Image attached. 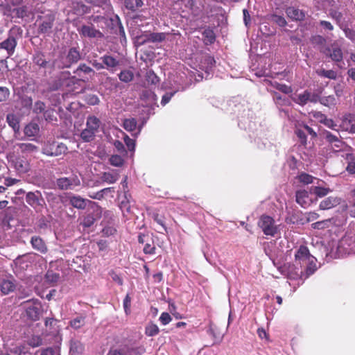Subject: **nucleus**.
Returning <instances> with one entry per match:
<instances>
[{"label": "nucleus", "instance_id": "obj_1", "mask_svg": "<svg viewBox=\"0 0 355 355\" xmlns=\"http://www.w3.org/2000/svg\"><path fill=\"white\" fill-rule=\"evenodd\" d=\"M22 30L19 26H14L8 33L7 39L0 43V48L7 51L8 56L12 55L17 46V39L21 37Z\"/></svg>", "mask_w": 355, "mask_h": 355}, {"label": "nucleus", "instance_id": "obj_2", "mask_svg": "<svg viewBox=\"0 0 355 355\" xmlns=\"http://www.w3.org/2000/svg\"><path fill=\"white\" fill-rule=\"evenodd\" d=\"M144 352V349L141 346L137 347L135 344L125 343L112 347L107 355H132L133 353L141 354Z\"/></svg>", "mask_w": 355, "mask_h": 355}, {"label": "nucleus", "instance_id": "obj_3", "mask_svg": "<svg viewBox=\"0 0 355 355\" xmlns=\"http://www.w3.org/2000/svg\"><path fill=\"white\" fill-rule=\"evenodd\" d=\"M21 305L24 306L26 310L28 318L33 321H37L40 319L42 307L37 300H28L21 303Z\"/></svg>", "mask_w": 355, "mask_h": 355}, {"label": "nucleus", "instance_id": "obj_4", "mask_svg": "<svg viewBox=\"0 0 355 355\" xmlns=\"http://www.w3.org/2000/svg\"><path fill=\"white\" fill-rule=\"evenodd\" d=\"M80 184V179L76 173L69 177L60 178L56 180V185L60 190H73Z\"/></svg>", "mask_w": 355, "mask_h": 355}, {"label": "nucleus", "instance_id": "obj_5", "mask_svg": "<svg viewBox=\"0 0 355 355\" xmlns=\"http://www.w3.org/2000/svg\"><path fill=\"white\" fill-rule=\"evenodd\" d=\"M322 53L335 62H340L343 59V51L338 41H334L327 49L322 50Z\"/></svg>", "mask_w": 355, "mask_h": 355}, {"label": "nucleus", "instance_id": "obj_6", "mask_svg": "<svg viewBox=\"0 0 355 355\" xmlns=\"http://www.w3.org/2000/svg\"><path fill=\"white\" fill-rule=\"evenodd\" d=\"M259 226L267 236H274L278 232L275 220L268 216H262L259 221Z\"/></svg>", "mask_w": 355, "mask_h": 355}, {"label": "nucleus", "instance_id": "obj_7", "mask_svg": "<svg viewBox=\"0 0 355 355\" xmlns=\"http://www.w3.org/2000/svg\"><path fill=\"white\" fill-rule=\"evenodd\" d=\"M26 202L37 211H41L45 204L42 193L39 191L35 192H28L26 195Z\"/></svg>", "mask_w": 355, "mask_h": 355}, {"label": "nucleus", "instance_id": "obj_8", "mask_svg": "<svg viewBox=\"0 0 355 355\" xmlns=\"http://www.w3.org/2000/svg\"><path fill=\"white\" fill-rule=\"evenodd\" d=\"M62 59V64L58 65L60 69L70 67L71 64L78 62L81 59V56L77 48L71 47L69 49L67 55Z\"/></svg>", "mask_w": 355, "mask_h": 355}, {"label": "nucleus", "instance_id": "obj_9", "mask_svg": "<svg viewBox=\"0 0 355 355\" xmlns=\"http://www.w3.org/2000/svg\"><path fill=\"white\" fill-rule=\"evenodd\" d=\"M89 202L92 204L94 213L89 214L84 217L81 224L85 227H90L94 223L96 219L101 217L102 213V209L98 205L94 202Z\"/></svg>", "mask_w": 355, "mask_h": 355}, {"label": "nucleus", "instance_id": "obj_10", "mask_svg": "<svg viewBox=\"0 0 355 355\" xmlns=\"http://www.w3.org/2000/svg\"><path fill=\"white\" fill-rule=\"evenodd\" d=\"M67 150V146L62 144H53L43 148V153L49 156H59L64 154Z\"/></svg>", "mask_w": 355, "mask_h": 355}, {"label": "nucleus", "instance_id": "obj_11", "mask_svg": "<svg viewBox=\"0 0 355 355\" xmlns=\"http://www.w3.org/2000/svg\"><path fill=\"white\" fill-rule=\"evenodd\" d=\"M78 31L80 35L89 38H102L104 36L100 31L94 28L93 24L83 25Z\"/></svg>", "mask_w": 355, "mask_h": 355}, {"label": "nucleus", "instance_id": "obj_12", "mask_svg": "<svg viewBox=\"0 0 355 355\" xmlns=\"http://www.w3.org/2000/svg\"><path fill=\"white\" fill-rule=\"evenodd\" d=\"M16 280L12 276L3 278L0 281V291L3 295H8L16 288Z\"/></svg>", "mask_w": 355, "mask_h": 355}, {"label": "nucleus", "instance_id": "obj_13", "mask_svg": "<svg viewBox=\"0 0 355 355\" xmlns=\"http://www.w3.org/2000/svg\"><path fill=\"white\" fill-rule=\"evenodd\" d=\"M54 21L55 17L53 15H47L44 16L42 19V22L39 24L38 33L40 34L51 33L54 24Z\"/></svg>", "mask_w": 355, "mask_h": 355}, {"label": "nucleus", "instance_id": "obj_14", "mask_svg": "<svg viewBox=\"0 0 355 355\" xmlns=\"http://www.w3.org/2000/svg\"><path fill=\"white\" fill-rule=\"evenodd\" d=\"M166 34L164 33H149L146 35L139 37V40H142L141 44L146 42H162L166 39Z\"/></svg>", "mask_w": 355, "mask_h": 355}, {"label": "nucleus", "instance_id": "obj_15", "mask_svg": "<svg viewBox=\"0 0 355 355\" xmlns=\"http://www.w3.org/2000/svg\"><path fill=\"white\" fill-rule=\"evenodd\" d=\"M74 73L79 77H83L82 73L86 75L87 76L82 79L83 81L85 82L88 81L89 78L92 79L94 76L95 71L92 68L83 63L78 66L76 71H74Z\"/></svg>", "mask_w": 355, "mask_h": 355}, {"label": "nucleus", "instance_id": "obj_16", "mask_svg": "<svg viewBox=\"0 0 355 355\" xmlns=\"http://www.w3.org/2000/svg\"><path fill=\"white\" fill-rule=\"evenodd\" d=\"M340 203V198L337 197H329L326 199L323 200L320 203V209L321 210H325V209H329L332 207H334L337 205H338Z\"/></svg>", "mask_w": 355, "mask_h": 355}, {"label": "nucleus", "instance_id": "obj_17", "mask_svg": "<svg viewBox=\"0 0 355 355\" xmlns=\"http://www.w3.org/2000/svg\"><path fill=\"white\" fill-rule=\"evenodd\" d=\"M34 256L33 254H23L21 256H19L15 260V263L17 266H19L22 269H25L28 267V264L31 263L33 261Z\"/></svg>", "mask_w": 355, "mask_h": 355}, {"label": "nucleus", "instance_id": "obj_18", "mask_svg": "<svg viewBox=\"0 0 355 355\" xmlns=\"http://www.w3.org/2000/svg\"><path fill=\"white\" fill-rule=\"evenodd\" d=\"M31 243L32 247L40 253L44 254L47 252V247L44 241L40 236H33Z\"/></svg>", "mask_w": 355, "mask_h": 355}, {"label": "nucleus", "instance_id": "obj_19", "mask_svg": "<svg viewBox=\"0 0 355 355\" xmlns=\"http://www.w3.org/2000/svg\"><path fill=\"white\" fill-rule=\"evenodd\" d=\"M286 12L287 16L293 20L301 21L303 20L305 17L304 12L295 7H288L286 9Z\"/></svg>", "mask_w": 355, "mask_h": 355}, {"label": "nucleus", "instance_id": "obj_20", "mask_svg": "<svg viewBox=\"0 0 355 355\" xmlns=\"http://www.w3.org/2000/svg\"><path fill=\"white\" fill-rule=\"evenodd\" d=\"M69 203L78 209H85L87 206V200L79 196H73L69 198Z\"/></svg>", "mask_w": 355, "mask_h": 355}, {"label": "nucleus", "instance_id": "obj_21", "mask_svg": "<svg viewBox=\"0 0 355 355\" xmlns=\"http://www.w3.org/2000/svg\"><path fill=\"white\" fill-rule=\"evenodd\" d=\"M101 60L109 70L113 71L114 68L119 65V61L111 55H105L101 57Z\"/></svg>", "mask_w": 355, "mask_h": 355}, {"label": "nucleus", "instance_id": "obj_22", "mask_svg": "<svg viewBox=\"0 0 355 355\" xmlns=\"http://www.w3.org/2000/svg\"><path fill=\"white\" fill-rule=\"evenodd\" d=\"M296 202L303 207H306L309 205V192L306 190H299L296 191L295 194Z\"/></svg>", "mask_w": 355, "mask_h": 355}, {"label": "nucleus", "instance_id": "obj_23", "mask_svg": "<svg viewBox=\"0 0 355 355\" xmlns=\"http://www.w3.org/2000/svg\"><path fill=\"white\" fill-rule=\"evenodd\" d=\"M71 11L76 15H83L89 12V8L82 2H72Z\"/></svg>", "mask_w": 355, "mask_h": 355}, {"label": "nucleus", "instance_id": "obj_24", "mask_svg": "<svg viewBox=\"0 0 355 355\" xmlns=\"http://www.w3.org/2000/svg\"><path fill=\"white\" fill-rule=\"evenodd\" d=\"M100 123L101 121L97 117L89 116L87 119L86 129L96 133L99 128Z\"/></svg>", "mask_w": 355, "mask_h": 355}, {"label": "nucleus", "instance_id": "obj_25", "mask_svg": "<svg viewBox=\"0 0 355 355\" xmlns=\"http://www.w3.org/2000/svg\"><path fill=\"white\" fill-rule=\"evenodd\" d=\"M331 190L328 187H322L320 186L311 187L309 189V193L315 194L318 198H322L328 195Z\"/></svg>", "mask_w": 355, "mask_h": 355}, {"label": "nucleus", "instance_id": "obj_26", "mask_svg": "<svg viewBox=\"0 0 355 355\" xmlns=\"http://www.w3.org/2000/svg\"><path fill=\"white\" fill-rule=\"evenodd\" d=\"M311 43L315 46L318 47L320 53H322V50L329 47V46L327 45V40L321 35H315L312 37Z\"/></svg>", "mask_w": 355, "mask_h": 355}, {"label": "nucleus", "instance_id": "obj_27", "mask_svg": "<svg viewBox=\"0 0 355 355\" xmlns=\"http://www.w3.org/2000/svg\"><path fill=\"white\" fill-rule=\"evenodd\" d=\"M309 92L308 90H305L302 94H296L292 98V99L295 103L304 106L309 102Z\"/></svg>", "mask_w": 355, "mask_h": 355}, {"label": "nucleus", "instance_id": "obj_28", "mask_svg": "<svg viewBox=\"0 0 355 355\" xmlns=\"http://www.w3.org/2000/svg\"><path fill=\"white\" fill-rule=\"evenodd\" d=\"M60 275L53 270H48L45 275V282L51 286H55L60 280Z\"/></svg>", "mask_w": 355, "mask_h": 355}, {"label": "nucleus", "instance_id": "obj_29", "mask_svg": "<svg viewBox=\"0 0 355 355\" xmlns=\"http://www.w3.org/2000/svg\"><path fill=\"white\" fill-rule=\"evenodd\" d=\"M141 99L147 101L149 104H153L155 103L157 96L151 90L145 89L141 94Z\"/></svg>", "mask_w": 355, "mask_h": 355}, {"label": "nucleus", "instance_id": "obj_30", "mask_svg": "<svg viewBox=\"0 0 355 355\" xmlns=\"http://www.w3.org/2000/svg\"><path fill=\"white\" fill-rule=\"evenodd\" d=\"M6 121L15 132L19 130V121L17 116L14 114H8L6 116Z\"/></svg>", "mask_w": 355, "mask_h": 355}, {"label": "nucleus", "instance_id": "obj_31", "mask_svg": "<svg viewBox=\"0 0 355 355\" xmlns=\"http://www.w3.org/2000/svg\"><path fill=\"white\" fill-rule=\"evenodd\" d=\"M40 131L39 125L35 123H30L24 128V134L28 137H34Z\"/></svg>", "mask_w": 355, "mask_h": 355}, {"label": "nucleus", "instance_id": "obj_32", "mask_svg": "<svg viewBox=\"0 0 355 355\" xmlns=\"http://www.w3.org/2000/svg\"><path fill=\"white\" fill-rule=\"evenodd\" d=\"M124 4L127 9L134 12L141 8L144 3L141 0H125Z\"/></svg>", "mask_w": 355, "mask_h": 355}, {"label": "nucleus", "instance_id": "obj_33", "mask_svg": "<svg viewBox=\"0 0 355 355\" xmlns=\"http://www.w3.org/2000/svg\"><path fill=\"white\" fill-rule=\"evenodd\" d=\"M295 259L299 261H306L309 258V251L305 246H300L295 254Z\"/></svg>", "mask_w": 355, "mask_h": 355}, {"label": "nucleus", "instance_id": "obj_34", "mask_svg": "<svg viewBox=\"0 0 355 355\" xmlns=\"http://www.w3.org/2000/svg\"><path fill=\"white\" fill-rule=\"evenodd\" d=\"M101 178L103 182L113 184L118 180L119 174L117 173H111L110 172H105L102 173Z\"/></svg>", "mask_w": 355, "mask_h": 355}, {"label": "nucleus", "instance_id": "obj_35", "mask_svg": "<svg viewBox=\"0 0 355 355\" xmlns=\"http://www.w3.org/2000/svg\"><path fill=\"white\" fill-rule=\"evenodd\" d=\"M85 324V316L83 315H78L70 321V326L75 329H80V327H83Z\"/></svg>", "mask_w": 355, "mask_h": 355}, {"label": "nucleus", "instance_id": "obj_36", "mask_svg": "<svg viewBox=\"0 0 355 355\" xmlns=\"http://www.w3.org/2000/svg\"><path fill=\"white\" fill-rule=\"evenodd\" d=\"M84 350L83 345L79 341H72L70 346V352L74 355L82 354Z\"/></svg>", "mask_w": 355, "mask_h": 355}, {"label": "nucleus", "instance_id": "obj_37", "mask_svg": "<svg viewBox=\"0 0 355 355\" xmlns=\"http://www.w3.org/2000/svg\"><path fill=\"white\" fill-rule=\"evenodd\" d=\"M17 146L21 153H28L36 151L37 150V146L30 143H21L18 144Z\"/></svg>", "mask_w": 355, "mask_h": 355}, {"label": "nucleus", "instance_id": "obj_38", "mask_svg": "<svg viewBox=\"0 0 355 355\" xmlns=\"http://www.w3.org/2000/svg\"><path fill=\"white\" fill-rule=\"evenodd\" d=\"M134 74L130 70L121 71L119 74V78L123 83H129L133 80Z\"/></svg>", "mask_w": 355, "mask_h": 355}, {"label": "nucleus", "instance_id": "obj_39", "mask_svg": "<svg viewBox=\"0 0 355 355\" xmlns=\"http://www.w3.org/2000/svg\"><path fill=\"white\" fill-rule=\"evenodd\" d=\"M145 78L147 83L150 85H156L159 81V78L153 70H148L146 71Z\"/></svg>", "mask_w": 355, "mask_h": 355}, {"label": "nucleus", "instance_id": "obj_40", "mask_svg": "<svg viewBox=\"0 0 355 355\" xmlns=\"http://www.w3.org/2000/svg\"><path fill=\"white\" fill-rule=\"evenodd\" d=\"M317 73L318 76L321 77L327 78L329 79L335 80L337 78V73L334 70H326L324 69H320L317 71Z\"/></svg>", "mask_w": 355, "mask_h": 355}, {"label": "nucleus", "instance_id": "obj_41", "mask_svg": "<svg viewBox=\"0 0 355 355\" xmlns=\"http://www.w3.org/2000/svg\"><path fill=\"white\" fill-rule=\"evenodd\" d=\"M320 103L325 106L331 107V106H335L337 103V101L334 96L329 95L327 96L322 97L320 99Z\"/></svg>", "mask_w": 355, "mask_h": 355}, {"label": "nucleus", "instance_id": "obj_42", "mask_svg": "<svg viewBox=\"0 0 355 355\" xmlns=\"http://www.w3.org/2000/svg\"><path fill=\"white\" fill-rule=\"evenodd\" d=\"M123 126L127 131H134L136 129L137 121L133 118L124 119Z\"/></svg>", "mask_w": 355, "mask_h": 355}, {"label": "nucleus", "instance_id": "obj_43", "mask_svg": "<svg viewBox=\"0 0 355 355\" xmlns=\"http://www.w3.org/2000/svg\"><path fill=\"white\" fill-rule=\"evenodd\" d=\"M16 169L20 173L28 171V166L27 162L23 159H17L15 164Z\"/></svg>", "mask_w": 355, "mask_h": 355}, {"label": "nucleus", "instance_id": "obj_44", "mask_svg": "<svg viewBox=\"0 0 355 355\" xmlns=\"http://www.w3.org/2000/svg\"><path fill=\"white\" fill-rule=\"evenodd\" d=\"M272 86L285 94H291L293 92L291 87L277 82L272 83Z\"/></svg>", "mask_w": 355, "mask_h": 355}, {"label": "nucleus", "instance_id": "obj_45", "mask_svg": "<svg viewBox=\"0 0 355 355\" xmlns=\"http://www.w3.org/2000/svg\"><path fill=\"white\" fill-rule=\"evenodd\" d=\"M299 181L304 184H309L313 183L314 180H317L315 178L313 177L312 175L306 173H300L297 177Z\"/></svg>", "mask_w": 355, "mask_h": 355}, {"label": "nucleus", "instance_id": "obj_46", "mask_svg": "<svg viewBox=\"0 0 355 355\" xmlns=\"http://www.w3.org/2000/svg\"><path fill=\"white\" fill-rule=\"evenodd\" d=\"M95 135L92 130L85 128L81 132L80 137L85 142H89L94 139Z\"/></svg>", "mask_w": 355, "mask_h": 355}, {"label": "nucleus", "instance_id": "obj_47", "mask_svg": "<svg viewBox=\"0 0 355 355\" xmlns=\"http://www.w3.org/2000/svg\"><path fill=\"white\" fill-rule=\"evenodd\" d=\"M40 355H60V352L59 348L49 347L41 349Z\"/></svg>", "mask_w": 355, "mask_h": 355}, {"label": "nucleus", "instance_id": "obj_48", "mask_svg": "<svg viewBox=\"0 0 355 355\" xmlns=\"http://www.w3.org/2000/svg\"><path fill=\"white\" fill-rule=\"evenodd\" d=\"M42 343V338L39 336H32L28 341V345L32 347L41 346Z\"/></svg>", "mask_w": 355, "mask_h": 355}, {"label": "nucleus", "instance_id": "obj_49", "mask_svg": "<svg viewBox=\"0 0 355 355\" xmlns=\"http://www.w3.org/2000/svg\"><path fill=\"white\" fill-rule=\"evenodd\" d=\"M159 333V328L155 324H150L146 327V334L148 336H153Z\"/></svg>", "mask_w": 355, "mask_h": 355}, {"label": "nucleus", "instance_id": "obj_50", "mask_svg": "<svg viewBox=\"0 0 355 355\" xmlns=\"http://www.w3.org/2000/svg\"><path fill=\"white\" fill-rule=\"evenodd\" d=\"M34 62L43 68L47 67L48 62L44 58V55L42 54H37L33 59Z\"/></svg>", "mask_w": 355, "mask_h": 355}, {"label": "nucleus", "instance_id": "obj_51", "mask_svg": "<svg viewBox=\"0 0 355 355\" xmlns=\"http://www.w3.org/2000/svg\"><path fill=\"white\" fill-rule=\"evenodd\" d=\"M110 163L114 166H121L123 164V159L120 155H114L110 158Z\"/></svg>", "mask_w": 355, "mask_h": 355}, {"label": "nucleus", "instance_id": "obj_52", "mask_svg": "<svg viewBox=\"0 0 355 355\" xmlns=\"http://www.w3.org/2000/svg\"><path fill=\"white\" fill-rule=\"evenodd\" d=\"M202 35L205 38L206 42L211 44L215 41V35L213 31L207 29L203 32Z\"/></svg>", "mask_w": 355, "mask_h": 355}, {"label": "nucleus", "instance_id": "obj_53", "mask_svg": "<svg viewBox=\"0 0 355 355\" xmlns=\"http://www.w3.org/2000/svg\"><path fill=\"white\" fill-rule=\"evenodd\" d=\"M10 96V90L6 87H0V102L7 101Z\"/></svg>", "mask_w": 355, "mask_h": 355}, {"label": "nucleus", "instance_id": "obj_54", "mask_svg": "<svg viewBox=\"0 0 355 355\" xmlns=\"http://www.w3.org/2000/svg\"><path fill=\"white\" fill-rule=\"evenodd\" d=\"M13 12L17 17L23 18L27 15V8L26 6L17 8L13 10Z\"/></svg>", "mask_w": 355, "mask_h": 355}, {"label": "nucleus", "instance_id": "obj_55", "mask_svg": "<svg viewBox=\"0 0 355 355\" xmlns=\"http://www.w3.org/2000/svg\"><path fill=\"white\" fill-rule=\"evenodd\" d=\"M45 108H46V105L44 104V103H43L42 101H37L35 103L34 112L36 114H40V113L44 112L46 111Z\"/></svg>", "mask_w": 355, "mask_h": 355}, {"label": "nucleus", "instance_id": "obj_56", "mask_svg": "<svg viewBox=\"0 0 355 355\" xmlns=\"http://www.w3.org/2000/svg\"><path fill=\"white\" fill-rule=\"evenodd\" d=\"M54 112H55L54 110L52 109L46 110L44 112V117L45 120L47 121L51 122V121H54L55 119H56Z\"/></svg>", "mask_w": 355, "mask_h": 355}, {"label": "nucleus", "instance_id": "obj_57", "mask_svg": "<svg viewBox=\"0 0 355 355\" xmlns=\"http://www.w3.org/2000/svg\"><path fill=\"white\" fill-rule=\"evenodd\" d=\"M21 105L24 107H30L32 105L33 100L31 97H29L26 95H24L21 96Z\"/></svg>", "mask_w": 355, "mask_h": 355}, {"label": "nucleus", "instance_id": "obj_58", "mask_svg": "<svg viewBox=\"0 0 355 355\" xmlns=\"http://www.w3.org/2000/svg\"><path fill=\"white\" fill-rule=\"evenodd\" d=\"M329 220L318 221L313 223L311 226L313 229L322 230L327 227V223H329Z\"/></svg>", "mask_w": 355, "mask_h": 355}, {"label": "nucleus", "instance_id": "obj_59", "mask_svg": "<svg viewBox=\"0 0 355 355\" xmlns=\"http://www.w3.org/2000/svg\"><path fill=\"white\" fill-rule=\"evenodd\" d=\"M87 102L89 105H98L100 101L96 95L89 94L87 96Z\"/></svg>", "mask_w": 355, "mask_h": 355}, {"label": "nucleus", "instance_id": "obj_60", "mask_svg": "<svg viewBox=\"0 0 355 355\" xmlns=\"http://www.w3.org/2000/svg\"><path fill=\"white\" fill-rule=\"evenodd\" d=\"M124 141L125 143V145L128 148L129 150H130V151L135 150V140L130 139L128 136H125L124 137Z\"/></svg>", "mask_w": 355, "mask_h": 355}, {"label": "nucleus", "instance_id": "obj_61", "mask_svg": "<svg viewBox=\"0 0 355 355\" xmlns=\"http://www.w3.org/2000/svg\"><path fill=\"white\" fill-rule=\"evenodd\" d=\"M325 138L331 144H333L334 143L340 144V140L338 137L333 135L331 132H327Z\"/></svg>", "mask_w": 355, "mask_h": 355}, {"label": "nucleus", "instance_id": "obj_62", "mask_svg": "<svg viewBox=\"0 0 355 355\" xmlns=\"http://www.w3.org/2000/svg\"><path fill=\"white\" fill-rule=\"evenodd\" d=\"M321 116L323 119L321 120V121L327 127L331 128L332 129H334V127L336 126V125L334 123V121L330 119H327L324 114H321Z\"/></svg>", "mask_w": 355, "mask_h": 355}, {"label": "nucleus", "instance_id": "obj_63", "mask_svg": "<svg viewBox=\"0 0 355 355\" xmlns=\"http://www.w3.org/2000/svg\"><path fill=\"white\" fill-rule=\"evenodd\" d=\"M175 92H167L163 96H162V101H161V103L162 105H165L166 104H167L171 98L173 96V95L175 94Z\"/></svg>", "mask_w": 355, "mask_h": 355}, {"label": "nucleus", "instance_id": "obj_64", "mask_svg": "<svg viewBox=\"0 0 355 355\" xmlns=\"http://www.w3.org/2000/svg\"><path fill=\"white\" fill-rule=\"evenodd\" d=\"M344 32L347 37H348L352 41H355V31L348 28H345L344 29Z\"/></svg>", "mask_w": 355, "mask_h": 355}]
</instances>
